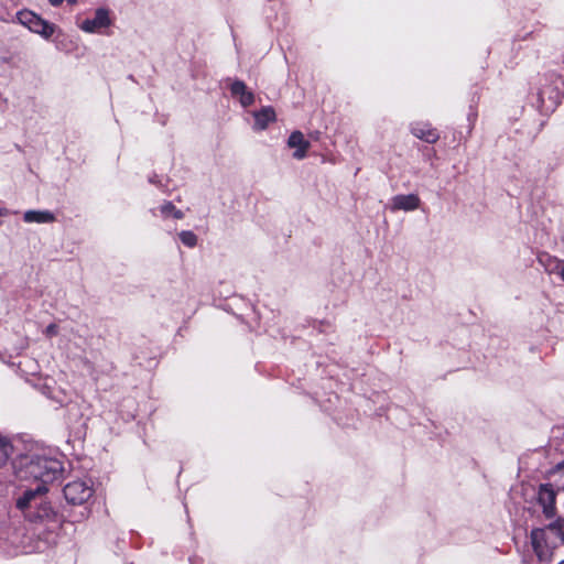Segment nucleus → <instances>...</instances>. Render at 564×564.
<instances>
[{
  "instance_id": "f257e3e1",
  "label": "nucleus",
  "mask_w": 564,
  "mask_h": 564,
  "mask_svg": "<svg viewBox=\"0 0 564 564\" xmlns=\"http://www.w3.org/2000/svg\"><path fill=\"white\" fill-rule=\"evenodd\" d=\"M47 487L36 485L28 489L17 500V508L25 513L30 521L34 522L32 536H36L33 543H23L25 553L43 552L56 542V530L59 528L57 513L50 502L45 500Z\"/></svg>"
},
{
  "instance_id": "f03ea898",
  "label": "nucleus",
  "mask_w": 564,
  "mask_h": 564,
  "mask_svg": "<svg viewBox=\"0 0 564 564\" xmlns=\"http://www.w3.org/2000/svg\"><path fill=\"white\" fill-rule=\"evenodd\" d=\"M13 468L18 478L23 480H39L37 485L54 481L63 471V463L46 448H34L20 455L13 462Z\"/></svg>"
},
{
  "instance_id": "7ed1b4c3",
  "label": "nucleus",
  "mask_w": 564,
  "mask_h": 564,
  "mask_svg": "<svg viewBox=\"0 0 564 564\" xmlns=\"http://www.w3.org/2000/svg\"><path fill=\"white\" fill-rule=\"evenodd\" d=\"M529 544L540 562L551 561L554 551L564 544V520L533 529L529 536Z\"/></svg>"
},
{
  "instance_id": "20e7f679",
  "label": "nucleus",
  "mask_w": 564,
  "mask_h": 564,
  "mask_svg": "<svg viewBox=\"0 0 564 564\" xmlns=\"http://www.w3.org/2000/svg\"><path fill=\"white\" fill-rule=\"evenodd\" d=\"M564 96V77L551 75L544 79L536 93L535 107L543 113L553 112Z\"/></svg>"
},
{
  "instance_id": "39448f33",
  "label": "nucleus",
  "mask_w": 564,
  "mask_h": 564,
  "mask_svg": "<svg viewBox=\"0 0 564 564\" xmlns=\"http://www.w3.org/2000/svg\"><path fill=\"white\" fill-rule=\"evenodd\" d=\"M17 20L32 33L39 34L44 40H50L55 34L57 26L42 19L30 10H22L17 13Z\"/></svg>"
},
{
  "instance_id": "423d86ee",
  "label": "nucleus",
  "mask_w": 564,
  "mask_h": 564,
  "mask_svg": "<svg viewBox=\"0 0 564 564\" xmlns=\"http://www.w3.org/2000/svg\"><path fill=\"white\" fill-rule=\"evenodd\" d=\"M555 468L550 473V480L539 487L536 494V501L542 508V512L546 518L555 514V500L556 496L563 494V489L556 485Z\"/></svg>"
},
{
  "instance_id": "0eeeda50",
  "label": "nucleus",
  "mask_w": 564,
  "mask_h": 564,
  "mask_svg": "<svg viewBox=\"0 0 564 564\" xmlns=\"http://www.w3.org/2000/svg\"><path fill=\"white\" fill-rule=\"evenodd\" d=\"M65 499L72 505H83L87 502L94 495V488L90 480H74L65 485Z\"/></svg>"
},
{
  "instance_id": "6e6552de",
  "label": "nucleus",
  "mask_w": 564,
  "mask_h": 564,
  "mask_svg": "<svg viewBox=\"0 0 564 564\" xmlns=\"http://www.w3.org/2000/svg\"><path fill=\"white\" fill-rule=\"evenodd\" d=\"M112 24L110 10L107 8H97L90 18H86L77 23V26L85 33H104Z\"/></svg>"
},
{
  "instance_id": "1a4fd4ad",
  "label": "nucleus",
  "mask_w": 564,
  "mask_h": 564,
  "mask_svg": "<svg viewBox=\"0 0 564 564\" xmlns=\"http://www.w3.org/2000/svg\"><path fill=\"white\" fill-rule=\"evenodd\" d=\"M421 205V199L416 194H408V195H395L391 198L389 208L392 212L403 210V212H413L417 209Z\"/></svg>"
},
{
  "instance_id": "9d476101",
  "label": "nucleus",
  "mask_w": 564,
  "mask_h": 564,
  "mask_svg": "<svg viewBox=\"0 0 564 564\" xmlns=\"http://www.w3.org/2000/svg\"><path fill=\"white\" fill-rule=\"evenodd\" d=\"M231 96L239 101L241 107L247 108L254 102V94L247 85L239 79L232 80L229 86Z\"/></svg>"
},
{
  "instance_id": "9b49d317",
  "label": "nucleus",
  "mask_w": 564,
  "mask_h": 564,
  "mask_svg": "<svg viewBox=\"0 0 564 564\" xmlns=\"http://www.w3.org/2000/svg\"><path fill=\"white\" fill-rule=\"evenodd\" d=\"M412 134L427 143H435L440 135L436 129L426 122H415L411 126Z\"/></svg>"
},
{
  "instance_id": "f8f14e48",
  "label": "nucleus",
  "mask_w": 564,
  "mask_h": 564,
  "mask_svg": "<svg viewBox=\"0 0 564 564\" xmlns=\"http://www.w3.org/2000/svg\"><path fill=\"white\" fill-rule=\"evenodd\" d=\"M288 145L296 149L293 153V158L302 160L306 156V152L311 144L301 131H294L289 137Z\"/></svg>"
},
{
  "instance_id": "ddd939ff",
  "label": "nucleus",
  "mask_w": 564,
  "mask_h": 564,
  "mask_svg": "<svg viewBox=\"0 0 564 564\" xmlns=\"http://www.w3.org/2000/svg\"><path fill=\"white\" fill-rule=\"evenodd\" d=\"M252 115L254 118L253 130L256 131L265 130L271 122H274L276 119L275 111L270 106L262 107L260 110L254 111Z\"/></svg>"
},
{
  "instance_id": "4468645a",
  "label": "nucleus",
  "mask_w": 564,
  "mask_h": 564,
  "mask_svg": "<svg viewBox=\"0 0 564 564\" xmlns=\"http://www.w3.org/2000/svg\"><path fill=\"white\" fill-rule=\"evenodd\" d=\"M538 262L547 274L558 275L564 260H561L547 252H542L538 256Z\"/></svg>"
},
{
  "instance_id": "2eb2a0df",
  "label": "nucleus",
  "mask_w": 564,
  "mask_h": 564,
  "mask_svg": "<svg viewBox=\"0 0 564 564\" xmlns=\"http://www.w3.org/2000/svg\"><path fill=\"white\" fill-rule=\"evenodd\" d=\"M23 220L28 224H52L56 220L54 213L50 210H34L30 209L24 212Z\"/></svg>"
},
{
  "instance_id": "dca6fc26",
  "label": "nucleus",
  "mask_w": 564,
  "mask_h": 564,
  "mask_svg": "<svg viewBox=\"0 0 564 564\" xmlns=\"http://www.w3.org/2000/svg\"><path fill=\"white\" fill-rule=\"evenodd\" d=\"M159 212L161 217L164 219H182L184 217V213L181 209L176 208L172 202H164L162 205L159 206Z\"/></svg>"
},
{
  "instance_id": "f3484780",
  "label": "nucleus",
  "mask_w": 564,
  "mask_h": 564,
  "mask_svg": "<svg viewBox=\"0 0 564 564\" xmlns=\"http://www.w3.org/2000/svg\"><path fill=\"white\" fill-rule=\"evenodd\" d=\"M13 446L10 441L0 436V469L6 467L12 455Z\"/></svg>"
},
{
  "instance_id": "a211bd4d",
  "label": "nucleus",
  "mask_w": 564,
  "mask_h": 564,
  "mask_svg": "<svg viewBox=\"0 0 564 564\" xmlns=\"http://www.w3.org/2000/svg\"><path fill=\"white\" fill-rule=\"evenodd\" d=\"M53 43L56 47V50L62 52H68L69 51V43L67 36L62 32L59 28H57L55 34L53 35Z\"/></svg>"
},
{
  "instance_id": "6ab92c4d",
  "label": "nucleus",
  "mask_w": 564,
  "mask_h": 564,
  "mask_svg": "<svg viewBox=\"0 0 564 564\" xmlns=\"http://www.w3.org/2000/svg\"><path fill=\"white\" fill-rule=\"evenodd\" d=\"M181 242L187 248H194L197 245L198 238L192 230H182L178 232Z\"/></svg>"
},
{
  "instance_id": "aec40b11",
  "label": "nucleus",
  "mask_w": 564,
  "mask_h": 564,
  "mask_svg": "<svg viewBox=\"0 0 564 564\" xmlns=\"http://www.w3.org/2000/svg\"><path fill=\"white\" fill-rule=\"evenodd\" d=\"M47 391H45V393L47 394V397L54 401H56L57 403L59 404H63L65 401H66V395L64 392L62 391H52L50 387H46L45 388Z\"/></svg>"
},
{
  "instance_id": "412c9836",
  "label": "nucleus",
  "mask_w": 564,
  "mask_h": 564,
  "mask_svg": "<svg viewBox=\"0 0 564 564\" xmlns=\"http://www.w3.org/2000/svg\"><path fill=\"white\" fill-rule=\"evenodd\" d=\"M555 476L556 485L563 489L564 495V463H561L555 467Z\"/></svg>"
},
{
  "instance_id": "4be33fe9",
  "label": "nucleus",
  "mask_w": 564,
  "mask_h": 564,
  "mask_svg": "<svg viewBox=\"0 0 564 564\" xmlns=\"http://www.w3.org/2000/svg\"><path fill=\"white\" fill-rule=\"evenodd\" d=\"M58 333V327L56 324H50L46 326V328L44 329V334L47 336V337H53L55 335H57Z\"/></svg>"
},
{
  "instance_id": "5701e85b",
  "label": "nucleus",
  "mask_w": 564,
  "mask_h": 564,
  "mask_svg": "<svg viewBox=\"0 0 564 564\" xmlns=\"http://www.w3.org/2000/svg\"><path fill=\"white\" fill-rule=\"evenodd\" d=\"M52 7H59L63 4L64 0H48Z\"/></svg>"
},
{
  "instance_id": "b1692460",
  "label": "nucleus",
  "mask_w": 564,
  "mask_h": 564,
  "mask_svg": "<svg viewBox=\"0 0 564 564\" xmlns=\"http://www.w3.org/2000/svg\"><path fill=\"white\" fill-rule=\"evenodd\" d=\"M557 451H561L564 453V444H556L554 445Z\"/></svg>"
},
{
  "instance_id": "393cba45",
  "label": "nucleus",
  "mask_w": 564,
  "mask_h": 564,
  "mask_svg": "<svg viewBox=\"0 0 564 564\" xmlns=\"http://www.w3.org/2000/svg\"><path fill=\"white\" fill-rule=\"evenodd\" d=\"M67 2H68L69 4H75V3L77 2V0H67Z\"/></svg>"
},
{
  "instance_id": "a878e982",
  "label": "nucleus",
  "mask_w": 564,
  "mask_h": 564,
  "mask_svg": "<svg viewBox=\"0 0 564 564\" xmlns=\"http://www.w3.org/2000/svg\"><path fill=\"white\" fill-rule=\"evenodd\" d=\"M6 214H7V210H4V209H1V210H0V216H1V215H6Z\"/></svg>"
},
{
  "instance_id": "bb28decb",
  "label": "nucleus",
  "mask_w": 564,
  "mask_h": 564,
  "mask_svg": "<svg viewBox=\"0 0 564 564\" xmlns=\"http://www.w3.org/2000/svg\"><path fill=\"white\" fill-rule=\"evenodd\" d=\"M558 564H564V560H563V561H561Z\"/></svg>"
}]
</instances>
